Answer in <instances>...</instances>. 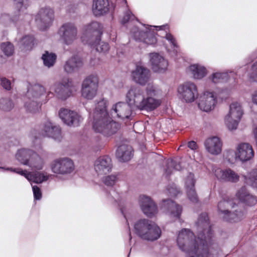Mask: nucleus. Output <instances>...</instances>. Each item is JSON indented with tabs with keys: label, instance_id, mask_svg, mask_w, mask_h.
<instances>
[{
	"label": "nucleus",
	"instance_id": "obj_36",
	"mask_svg": "<svg viewBox=\"0 0 257 257\" xmlns=\"http://www.w3.org/2000/svg\"><path fill=\"white\" fill-rule=\"evenodd\" d=\"M89 44L95 47L96 50L100 53H106L109 49V46L108 43L101 42L100 38H95V41L92 42L89 40Z\"/></svg>",
	"mask_w": 257,
	"mask_h": 257
},
{
	"label": "nucleus",
	"instance_id": "obj_29",
	"mask_svg": "<svg viewBox=\"0 0 257 257\" xmlns=\"http://www.w3.org/2000/svg\"><path fill=\"white\" fill-rule=\"evenodd\" d=\"M132 148L126 145L120 146L116 150V156L120 162H126L131 159L133 156Z\"/></svg>",
	"mask_w": 257,
	"mask_h": 257
},
{
	"label": "nucleus",
	"instance_id": "obj_15",
	"mask_svg": "<svg viewBox=\"0 0 257 257\" xmlns=\"http://www.w3.org/2000/svg\"><path fill=\"white\" fill-rule=\"evenodd\" d=\"M60 118L68 126H77L82 117L76 112L66 108H61L59 112Z\"/></svg>",
	"mask_w": 257,
	"mask_h": 257
},
{
	"label": "nucleus",
	"instance_id": "obj_49",
	"mask_svg": "<svg viewBox=\"0 0 257 257\" xmlns=\"http://www.w3.org/2000/svg\"><path fill=\"white\" fill-rule=\"evenodd\" d=\"M146 91L148 96H155L157 93V88L152 84L149 83L146 88Z\"/></svg>",
	"mask_w": 257,
	"mask_h": 257
},
{
	"label": "nucleus",
	"instance_id": "obj_59",
	"mask_svg": "<svg viewBox=\"0 0 257 257\" xmlns=\"http://www.w3.org/2000/svg\"><path fill=\"white\" fill-rule=\"evenodd\" d=\"M166 26H165V25H163V26H157V27H156V26H150V27L152 28V27H154V28H159V30H161V29H163V28H164Z\"/></svg>",
	"mask_w": 257,
	"mask_h": 257
},
{
	"label": "nucleus",
	"instance_id": "obj_6",
	"mask_svg": "<svg viewBox=\"0 0 257 257\" xmlns=\"http://www.w3.org/2000/svg\"><path fill=\"white\" fill-rule=\"evenodd\" d=\"M242 113V110L239 103L235 102L230 105L229 111L224 118L225 123L229 130L236 129Z\"/></svg>",
	"mask_w": 257,
	"mask_h": 257
},
{
	"label": "nucleus",
	"instance_id": "obj_5",
	"mask_svg": "<svg viewBox=\"0 0 257 257\" xmlns=\"http://www.w3.org/2000/svg\"><path fill=\"white\" fill-rule=\"evenodd\" d=\"M136 233L142 239L154 241L160 238L161 230L160 227L151 220L141 219L134 225Z\"/></svg>",
	"mask_w": 257,
	"mask_h": 257
},
{
	"label": "nucleus",
	"instance_id": "obj_21",
	"mask_svg": "<svg viewBox=\"0 0 257 257\" xmlns=\"http://www.w3.org/2000/svg\"><path fill=\"white\" fill-rule=\"evenodd\" d=\"M214 175L218 180L222 182H236L239 180V176L230 169L222 170L217 168L214 171Z\"/></svg>",
	"mask_w": 257,
	"mask_h": 257
},
{
	"label": "nucleus",
	"instance_id": "obj_16",
	"mask_svg": "<svg viewBox=\"0 0 257 257\" xmlns=\"http://www.w3.org/2000/svg\"><path fill=\"white\" fill-rule=\"evenodd\" d=\"M160 208L171 217L176 218H180L182 211L181 206L169 199L163 200L160 204Z\"/></svg>",
	"mask_w": 257,
	"mask_h": 257
},
{
	"label": "nucleus",
	"instance_id": "obj_4",
	"mask_svg": "<svg viewBox=\"0 0 257 257\" xmlns=\"http://www.w3.org/2000/svg\"><path fill=\"white\" fill-rule=\"evenodd\" d=\"M143 91L139 87H132L127 92L131 104H135L140 110L152 111L158 107L160 101L151 96L145 97Z\"/></svg>",
	"mask_w": 257,
	"mask_h": 257
},
{
	"label": "nucleus",
	"instance_id": "obj_34",
	"mask_svg": "<svg viewBox=\"0 0 257 257\" xmlns=\"http://www.w3.org/2000/svg\"><path fill=\"white\" fill-rule=\"evenodd\" d=\"M44 161L43 159L35 152L28 162V164L26 165V166H29L32 169L39 170L42 169Z\"/></svg>",
	"mask_w": 257,
	"mask_h": 257
},
{
	"label": "nucleus",
	"instance_id": "obj_10",
	"mask_svg": "<svg viewBox=\"0 0 257 257\" xmlns=\"http://www.w3.org/2000/svg\"><path fill=\"white\" fill-rule=\"evenodd\" d=\"M61 39L66 45L71 44L77 38V29L71 23L64 24L59 31Z\"/></svg>",
	"mask_w": 257,
	"mask_h": 257
},
{
	"label": "nucleus",
	"instance_id": "obj_31",
	"mask_svg": "<svg viewBox=\"0 0 257 257\" xmlns=\"http://www.w3.org/2000/svg\"><path fill=\"white\" fill-rule=\"evenodd\" d=\"M45 92L44 87L40 84H35L30 88L27 94L29 99H38Z\"/></svg>",
	"mask_w": 257,
	"mask_h": 257
},
{
	"label": "nucleus",
	"instance_id": "obj_12",
	"mask_svg": "<svg viewBox=\"0 0 257 257\" xmlns=\"http://www.w3.org/2000/svg\"><path fill=\"white\" fill-rule=\"evenodd\" d=\"M126 102H118L113 105L111 109V114L114 117H117L121 119L128 118L131 115L132 112V106L135 104L130 103V99L126 94Z\"/></svg>",
	"mask_w": 257,
	"mask_h": 257
},
{
	"label": "nucleus",
	"instance_id": "obj_47",
	"mask_svg": "<svg viewBox=\"0 0 257 257\" xmlns=\"http://www.w3.org/2000/svg\"><path fill=\"white\" fill-rule=\"evenodd\" d=\"M188 199L193 203H197L198 201V198L195 188L186 189Z\"/></svg>",
	"mask_w": 257,
	"mask_h": 257
},
{
	"label": "nucleus",
	"instance_id": "obj_3",
	"mask_svg": "<svg viewBox=\"0 0 257 257\" xmlns=\"http://www.w3.org/2000/svg\"><path fill=\"white\" fill-rule=\"evenodd\" d=\"M218 211L222 219L230 222H238L244 217V212L233 199H224L218 202Z\"/></svg>",
	"mask_w": 257,
	"mask_h": 257
},
{
	"label": "nucleus",
	"instance_id": "obj_20",
	"mask_svg": "<svg viewBox=\"0 0 257 257\" xmlns=\"http://www.w3.org/2000/svg\"><path fill=\"white\" fill-rule=\"evenodd\" d=\"M216 97L212 92H206L199 97L198 106L202 110L208 112L214 109Z\"/></svg>",
	"mask_w": 257,
	"mask_h": 257
},
{
	"label": "nucleus",
	"instance_id": "obj_33",
	"mask_svg": "<svg viewBox=\"0 0 257 257\" xmlns=\"http://www.w3.org/2000/svg\"><path fill=\"white\" fill-rule=\"evenodd\" d=\"M140 37L139 39L149 45L154 44L157 42L156 38L155 36L154 32L150 30L146 31L139 32Z\"/></svg>",
	"mask_w": 257,
	"mask_h": 257
},
{
	"label": "nucleus",
	"instance_id": "obj_52",
	"mask_svg": "<svg viewBox=\"0 0 257 257\" xmlns=\"http://www.w3.org/2000/svg\"><path fill=\"white\" fill-rule=\"evenodd\" d=\"M0 79L2 87L7 90H10L11 89V81L5 77H1Z\"/></svg>",
	"mask_w": 257,
	"mask_h": 257
},
{
	"label": "nucleus",
	"instance_id": "obj_44",
	"mask_svg": "<svg viewBox=\"0 0 257 257\" xmlns=\"http://www.w3.org/2000/svg\"><path fill=\"white\" fill-rule=\"evenodd\" d=\"M224 157L229 163L233 164L238 159V152L236 153L233 150H228L226 152Z\"/></svg>",
	"mask_w": 257,
	"mask_h": 257
},
{
	"label": "nucleus",
	"instance_id": "obj_56",
	"mask_svg": "<svg viewBox=\"0 0 257 257\" xmlns=\"http://www.w3.org/2000/svg\"><path fill=\"white\" fill-rule=\"evenodd\" d=\"M188 147L191 150H196L197 148L196 143L193 141L188 143Z\"/></svg>",
	"mask_w": 257,
	"mask_h": 257
},
{
	"label": "nucleus",
	"instance_id": "obj_9",
	"mask_svg": "<svg viewBox=\"0 0 257 257\" xmlns=\"http://www.w3.org/2000/svg\"><path fill=\"white\" fill-rule=\"evenodd\" d=\"M98 89V82L96 77L89 76L82 82V96L87 99H92L96 95Z\"/></svg>",
	"mask_w": 257,
	"mask_h": 257
},
{
	"label": "nucleus",
	"instance_id": "obj_37",
	"mask_svg": "<svg viewBox=\"0 0 257 257\" xmlns=\"http://www.w3.org/2000/svg\"><path fill=\"white\" fill-rule=\"evenodd\" d=\"M56 58L57 56L55 53H49L47 51H46L42 56L44 65L48 68L51 67L54 65Z\"/></svg>",
	"mask_w": 257,
	"mask_h": 257
},
{
	"label": "nucleus",
	"instance_id": "obj_45",
	"mask_svg": "<svg viewBox=\"0 0 257 257\" xmlns=\"http://www.w3.org/2000/svg\"><path fill=\"white\" fill-rule=\"evenodd\" d=\"M246 181L247 184L257 188V172L256 171L251 172Z\"/></svg>",
	"mask_w": 257,
	"mask_h": 257
},
{
	"label": "nucleus",
	"instance_id": "obj_2",
	"mask_svg": "<svg viewBox=\"0 0 257 257\" xmlns=\"http://www.w3.org/2000/svg\"><path fill=\"white\" fill-rule=\"evenodd\" d=\"M107 105V101L104 99L98 102L93 113L92 126L95 132L108 136L116 133L120 125L109 117Z\"/></svg>",
	"mask_w": 257,
	"mask_h": 257
},
{
	"label": "nucleus",
	"instance_id": "obj_27",
	"mask_svg": "<svg viewBox=\"0 0 257 257\" xmlns=\"http://www.w3.org/2000/svg\"><path fill=\"white\" fill-rule=\"evenodd\" d=\"M238 160L242 162L249 160L254 155L252 147L247 143L240 144L237 148Z\"/></svg>",
	"mask_w": 257,
	"mask_h": 257
},
{
	"label": "nucleus",
	"instance_id": "obj_32",
	"mask_svg": "<svg viewBox=\"0 0 257 257\" xmlns=\"http://www.w3.org/2000/svg\"><path fill=\"white\" fill-rule=\"evenodd\" d=\"M100 34V25L98 22H93L86 27L85 35L86 37H95L96 38L99 37Z\"/></svg>",
	"mask_w": 257,
	"mask_h": 257
},
{
	"label": "nucleus",
	"instance_id": "obj_41",
	"mask_svg": "<svg viewBox=\"0 0 257 257\" xmlns=\"http://www.w3.org/2000/svg\"><path fill=\"white\" fill-rule=\"evenodd\" d=\"M25 106L30 112L34 113L39 111L41 104L38 99H31L25 103Z\"/></svg>",
	"mask_w": 257,
	"mask_h": 257
},
{
	"label": "nucleus",
	"instance_id": "obj_43",
	"mask_svg": "<svg viewBox=\"0 0 257 257\" xmlns=\"http://www.w3.org/2000/svg\"><path fill=\"white\" fill-rule=\"evenodd\" d=\"M118 177L116 175H107L102 178L103 183L107 186H113L117 181Z\"/></svg>",
	"mask_w": 257,
	"mask_h": 257
},
{
	"label": "nucleus",
	"instance_id": "obj_53",
	"mask_svg": "<svg viewBox=\"0 0 257 257\" xmlns=\"http://www.w3.org/2000/svg\"><path fill=\"white\" fill-rule=\"evenodd\" d=\"M34 198L36 200H40L42 197V193L40 189L36 185L32 187Z\"/></svg>",
	"mask_w": 257,
	"mask_h": 257
},
{
	"label": "nucleus",
	"instance_id": "obj_58",
	"mask_svg": "<svg viewBox=\"0 0 257 257\" xmlns=\"http://www.w3.org/2000/svg\"><path fill=\"white\" fill-rule=\"evenodd\" d=\"M252 101L257 105V91L254 92L252 96Z\"/></svg>",
	"mask_w": 257,
	"mask_h": 257
},
{
	"label": "nucleus",
	"instance_id": "obj_14",
	"mask_svg": "<svg viewBox=\"0 0 257 257\" xmlns=\"http://www.w3.org/2000/svg\"><path fill=\"white\" fill-rule=\"evenodd\" d=\"M0 169H4L6 170H10L12 172L17 173L21 175L22 176H24L29 181H32L37 184L41 183L44 181H46L48 179V177L45 175L44 173L40 172H36L32 173L31 172H27V171L26 170L23 171L20 168H5L2 167H0Z\"/></svg>",
	"mask_w": 257,
	"mask_h": 257
},
{
	"label": "nucleus",
	"instance_id": "obj_39",
	"mask_svg": "<svg viewBox=\"0 0 257 257\" xmlns=\"http://www.w3.org/2000/svg\"><path fill=\"white\" fill-rule=\"evenodd\" d=\"M172 169H174L177 171H180L182 169L181 162L178 160L177 158H176L175 160L170 159L167 161L166 173L168 175H170L171 174Z\"/></svg>",
	"mask_w": 257,
	"mask_h": 257
},
{
	"label": "nucleus",
	"instance_id": "obj_51",
	"mask_svg": "<svg viewBox=\"0 0 257 257\" xmlns=\"http://www.w3.org/2000/svg\"><path fill=\"white\" fill-rule=\"evenodd\" d=\"M252 72L249 74V78L252 81L257 82V61L252 65Z\"/></svg>",
	"mask_w": 257,
	"mask_h": 257
},
{
	"label": "nucleus",
	"instance_id": "obj_57",
	"mask_svg": "<svg viewBox=\"0 0 257 257\" xmlns=\"http://www.w3.org/2000/svg\"><path fill=\"white\" fill-rule=\"evenodd\" d=\"M25 1V0H14L15 4L19 8V11H20L19 8L22 7V6L23 5L24 2Z\"/></svg>",
	"mask_w": 257,
	"mask_h": 257
},
{
	"label": "nucleus",
	"instance_id": "obj_30",
	"mask_svg": "<svg viewBox=\"0 0 257 257\" xmlns=\"http://www.w3.org/2000/svg\"><path fill=\"white\" fill-rule=\"evenodd\" d=\"M35 152L30 149H22L18 151L16 154V159L22 164L26 165Z\"/></svg>",
	"mask_w": 257,
	"mask_h": 257
},
{
	"label": "nucleus",
	"instance_id": "obj_11",
	"mask_svg": "<svg viewBox=\"0 0 257 257\" xmlns=\"http://www.w3.org/2000/svg\"><path fill=\"white\" fill-rule=\"evenodd\" d=\"M72 82L68 78H64L61 81L56 82L54 85L56 96L60 99L66 100L72 93Z\"/></svg>",
	"mask_w": 257,
	"mask_h": 257
},
{
	"label": "nucleus",
	"instance_id": "obj_17",
	"mask_svg": "<svg viewBox=\"0 0 257 257\" xmlns=\"http://www.w3.org/2000/svg\"><path fill=\"white\" fill-rule=\"evenodd\" d=\"M139 204L143 213L148 217H151L158 212L157 205L149 197L141 196Z\"/></svg>",
	"mask_w": 257,
	"mask_h": 257
},
{
	"label": "nucleus",
	"instance_id": "obj_22",
	"mask_svg": "<svg viewBox=\"0 0 257 257\" xmlns=\"http://www.w3.org/2000/svg\"><path fill=\"white\" fill-rule=\"evenodd\" d=\"M150 61L152 69L156 72H163L167 68L168 61L163 57L156 53H150Z\"/></svg>",
	"mask_w": 257,
	"mask_h": 257
},
{
	"label": "nucleus",
	"instance_id": "obj_26",
	"mask_svg": "<svg viewBox=\"0 0 257 257\" xmlns=\"http://www.w3.org/2000/svg\"><path fill=\"white\" fill-rule=\"evenodd\" d=\"M44 135L60 141L62 138L61 129L59 126L56 125L50 121H47L44 125Z\"/></svg>",
	"mask_w": 257,
	"mask_h": 257
},
{
	"label": "nucleus",
	"instance_id": "obj_48",
	"mask_svg": "<svg viewBox=\"0 0 257 257\" xmlns=\"http://www.w3.org/2000/svg\"><path fill=\"white\" fill-rule=\"evenodd\" d=\"M227 74L226 73H215L212 75V80L214 83H218L226 77Z\"/></svg>",
	"mask_w": 257,
	"mask_h": 257
},
{
	"label": "nucleus",
	"instance_id": "obj_61",
	"mask_svg": "<svg viewBox=\"0 0 257 257\" xmlns=\"http://www.w3.org/2000/svg\"><path fill=\"white\" fill-rule=\"evenodd\" d=\"M5 17H7V16L6 15H4V16H2V18Z\"/></svg>",
	"mask_w": 257,
	"mask_h": 257
},
{
	"label": "nucleus",
	"instance_id": "obj_35",
	"mask_svg": "<svg viewBox=\"0 0 257 257\" xmlns=\"http://www.w3.org/2000/svg\"><path fill=\"white\" fill-rule=\"evenodd\" d=\"M189 70L193 77L195 79H201L206 74L205 67L198 64H194L190 66Z\"/></svg>",
	"mask_w": 257,
	"mask_h": 257
},
{
	"label": "nucleus",
	"instance_id": "obj_1",
	"mask_svg": "<svg viewBox=\"0 0 257 257\" xmlns=\"http://www.w3.org/2000/svg\"><path fill=\"white\" fill-rule=\"evenodd\" d=\"M196 225L197 238L189 229H183L178 234L177 245L186 253V257H208V245L211 243L213 232L206 213L200 215Z\"/></svg>",
	"mask_w": 257,
	"mask_h": 257
},
{
	"label": "nucleus",
	"instance_id": "obj_38",
	"mask_svg": "<svg viewBox=\"0 0 257 257\" xmlns=\"http://www.w3.org/2000/svg\"><path fill=\"white\" fill-rule=\"evenodd\" d=\"M34 37L32 36H26L22 38L19 43L20 47L22 50L27 51L32 49L34 45Z\"/></svg>",
	"mask_w": 257,
	"mask_h": 257
},
{
	"label": "nucleus",
	"instance_id": "obj_19",
	"mask_svg": "<svg viewBox=\"0 0 257 257\" xmlns=\"http://www.w3.org/2000/svg\"><path fill=\"white\" fill-rule=\"evenodd\" d=\"M134 81L141 85H145L151 78V72L147 68L142 66H137L135 70L132 72Z\"/></svg>",
	"mask_w": 257,
	"mask_h": 257
},
{
	"label": "nucleus",
	"instance_id": "obj_46",
	"mask_svg": "<svg viewBox=\"0 0 257 257\" xmlns=\"http://www.w3.org/2000/svg\"><path fill=\"white\" fill-rule=\"evenodd\" d=\"M195 183L194 174L190 173L185 180V187L186 189L194 188Z\"/></svg>",
	"mask_w": 257,
	"mask_h": 257
},
{
	"label": "nucleus",
	"instance_id": "obj_23",
	"mask_svg": "<svg viewBox=\"0 0 257 257\" xmlns=\"http://www.w3.org/2000/svg\"><path fill=\"white\" fill-rule=\"evenodd\" d=\"M236 197L241 203L246 206H251L257 202L256 198L251 194L244 186L237 190Z\"/></svg>",
	"mask_w": 257,
	"mask_h": 257
},
{
	"label": "nucleus",
	"instance_id": "obj_54",
	"mask_svg": "<svg viewBox=\"0 0 257 257\" xmlns=\"http://www.w3.org/2000/svg\"><path fill=\"white\" fill-rule=\"evenodd\" d=\"M169 194L172 196H176L180 192L179 190L175 186H171L168 188Z\"/></svg>",
	"mask_w": 257,
	"mask_h": 257
},
{
	"label": "nucleus",
	"instance_id": "obj_50",
	"mask_svg": "<svg viewBox=\"0 0 257 257\" xmlns=\"http://www.w3.org/2000/svg\"><path fill=\"white\" fill-rule=\"evenodd\" d=\"M135 16L129 11L126 12L124 14L121 22L122 24H124L127 23L130 20H134Z\"/></svg>",
	"mask_w": 257,
	"mask_h": 257
},
{
	"label": "nucleus",
	"instance_id": "obj_40",
	"mask_svg": "<svg viewBox=\"0 0 257 257\" xmlns=\"http://www.w3.org/2000/svg\"><path fill=\"white\" fill-rule=\"evenodd\" d=\"M14 107V103L10 98L4 97L0 99V109L4 111H9Z\"/></svg>",
	"mask_w": 257,
	"mask_h": 257
},
{
	"label": "nucleus",
	"instance_id": "obj_18",
	"mask_svg": "<svg viewBox=\"0 0 257 257\" xmlns=\"http://www.w3.org/2000/svg\"><path fill=\"white\" fill-rule=\"evenodd\" d=\"M94 166V170L98 175L106 174L111 171V159L107 156L100 157L95 161Z\"/></svg>",
	"mask_w": 257,
	"mask_h": 257
},
{
	"label": "nucleus",
	"instance_id": "obj_13",
	"mask_svg": "<svg viewBox=\"0 0 257 257\" xmlns=\"http://www.w3.org/2000/svg\"><path fill=\"white\" fill-rule=\"evenodd\" d=\"M54 11L50 8L40 10L36 17V21L40 29L44 30L49 27L54 20Z\"/></svg>",
	"mask_w": 257,
	"mask_h": 257
},
{
	"label": "nucleus",
	"instance_id": "obj_60",
	"mask_svg": "<svg viewBox=\"0 0 257 257\" xmlns=\"http://www.w3.org/2000/svg\"><path fill=\"white\" fill-rule=\"evenodd\" d=\"M131 239H132V236H131V233H130V239L131 240Z\"/></svg>",
	"mask_w": 257,
	"mask_h": 257
},
{
	"label": "nucleus",
	"instance_id": "obj_24",
	"mask_svg": "<svg viewBox=\"0 0 257 257\" xmlns=\"http://www.w3.org/2000/svg\"><path fill=\"white\" fill-rule=\"evenodd\" d=\"M205 149L208 153L213 155H217L221 153L222 143L217 137L208 138L204 142Z\"/></svg>",
	"mask_w": 257,
	"mask_h": 257
},
{
	"label": "nucleus",
	"instance_id": "obj_7",
	"mask_svg": "<svg viewBox=\"0 0 257 257\" xmlns=\"http://www.w3.org/2000/svg\"><path fill=\"white\" fill-rule=\"evenodd\" d=\"M52 171L55 174L66 175L74 170L73 161L68 158H62L54 160L51 164Z\"/></svg>",
	"mask_w": 257,
	"mask_h": 257
},
{
	"label": "nucleus",
	"instance_id": "obj_42",
	"mask_svg": "<svg viewBox=\"0 0 257 257\" xmlns=\"http://www.w3.org/2000/svg\"><path fill=\"white\" fill-rule=\"evenodd\" d=\"M1 49L7 57L12 56L14 52V47L13 45L9 42L2 43L1 45Z\"/></svg>",
	"mask_w": 257,
	"mask_h": 257
},
{
	"label": "nucleus",
	"instance_id": "obj_25",
	"mask_svg": "<svg viewBox=\"0 0 257 257\" xmlns=\"http://www.w3.org/2000/svg\"><path fill=\"white\" fill-rule=\"evenodd\" d=\"M83 65V61L79 56L74 55L68 59L64 65V70L67 73H73L78 71Z\"/></svg>",
	"mask_w": 257,
	"mask_h": 257
},
{
	"label": "nucleus",
	"instance_id": "obj_8",
	"mask_svg": "<svg viewBox=\"0 0 257 257\" xmlns=\"http://www.w3.org/2000/svg\"><path fill=\"white\" fill-rule=\"evenodd\" d=\"M178 91L180 97L186 102L194 101L198 95L196 85L191 82H187L180 85L178 88Z\"/></svg>",
	"mask_w": 257,
	"mask_h": 257
},
{
	"label": "nucleus",
	"instance_id": "obj_28",
	"mask_svg": "<svg viewBox=\"0 0 257 257\" xmlns=\"http://www.w3.org/2000/svg\"><path fill=\"white\" fill-rule=\"evenodd\" d=\"M109 10L108 0H93L92 12L96 16L107 13Z\"/></svg>",
	"mask_w": 257,
	"mask_h": 257
},
{
	"label": "nucleus",
	"instance_id": "obj_55",
	"mask_svg": "<svg viewBox=\"0 0 257 257\" xmlns=\"http://www.w3.org/2000/svg\"><path fill=\"white\" fill-rule=\"evenodd\" d=\"M165 38L173 46L174 48L177 47V44L175 39L171 34H167L165 36Z\"/></svg>",
	"mask_w": 257,
	"mask_h": 257
}]
</instances>
